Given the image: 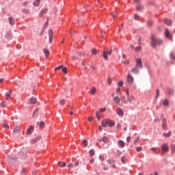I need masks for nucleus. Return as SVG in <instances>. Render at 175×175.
Returning a JSON list of instances; mask_svg holds the SVG:
<instances>
[{
	"label": "nucleus",
	"mask_w": 175,
	"mask_h": 175,
	"mask_svg": "<svg viewBox=\"0 0 175 175\" xmlns=\"http://www.w3.org/2000/svg\"><path fill=\"white\" fill-rule=\"evenodd\" d=\"M151 40H152V46L153 47H157V46H161L163 42L162 40L154 37V36H151Z\"/></svg>",
	"instance_id": "1"
},
{
	"label": "nucleus",
	"mask_w": 175,
	"mask_h": 175,
	"mask_svg": "<svg viewBox=\"0 0 175 175\" xmlns=\"http://www.w3.org/2000/svg\"><path fill=\"white\" fill-rule=\"evenodd\" d=\"M111 53H113V49H107L106 50H104L103 53V58L105 60L107 59V55H111Z\"/></svg>",
	"instance_id": "2"
},
{
	"label": "nucleus",
	"mask_w": 175,
	"mask_h": 175,
	"mask_svg": "<svg viewBox=\"0 0 175 175\" xmlns=\"http://www.w3.org/2000/svg\"><path fill=\"white\" fill-rule=\"evenodd\" d=\"M133 81H135V79L133 78L132 75H131V73H129L127 75V84H128V85H132V84H133Z\"/></svg>",
	"instance_id": "3"
},
{
	"label": "nucleus",
	"mask_w": 175,
	"mask_h": 175,
	"mask_svg": "<svg viewBox=\"0 0 175 175\" xmlns=\"http://www.w3.org/2000/svg\"><path fill=\"white\" fill-rule=\"evenodd\" d=\"M136 63H135V66L137 68H139L140 69H142L143 68V63H142V59L138 58V59H135Z\"/></svg>",
	"instance_id": "4"
},
{
	"label": "nucleus",
	"mask_w": 175,
	"mask_h": 175,
	"mask_svg": "<svg viewBox=\"0 0 175 175\" xmlns=\"http://www.w3.org/2000/svg\"><path fill=\"white\" fill-rule=\"evenodd\" d=\"M48 35L49 38V43H51V42H53V39H54V33L53 32V29L49 30Z\"/></svg>",
	"instance_id": "5"
},
{
	"label": "nucleus",
	"mask_w": 175,
	"mask_h": 175,
	"mask_svg": "<svg viewBox=\"0 0 175 175\" xmlns=\"http://www.w3.org/2000/svg\"><path fill=\"white\" fill-rule=\"evenodd\" d=\"M161 150H162L163 153L167 152V151H169V146H167V144H163L161 146Z\"/></svg>",
	"instance_id": "6"
},
{
	"label": "nucleus",
	"mask_w": 175,
	"mask_h": 175,
	"mask_svg": "<svg viewBox=\"0 0 175 175\" xmlns=\"http://www.w3.org/2000/svg\"><path fill=\"white\" fill-rule=\"evenodd\" d=\"M20 132H21V126H16V127L14 128L13 133L14 135H17V133H20Z\"/></svg>",
	"instance_id": "7"
},
{
	"label": "nucleus",
	"mask_w": 175,
	"mask_h": 175,
	"mask_svg": "<svg viewBox=\"0 0 175 175\" xmlns=\"http://www.w3.org/2000/svg\"><path fill=\"white\" fill-rule=\"evenodd\" d=\"M28 103L29 105H36L38 103V99L35 97H31Z\"/></svg>",
	"instance_id": "8"
},
{
	"label": "nucleus",
	"mask_w": 175,
	"mask_h": 175,
	"mask_svg": "<svg viewBox=\"0 0 175 175\" xmlns=\"http://www.w3.org/2000/svg\"><path fill=\"white\" fill-rule=\"evenodd\" d=\"M116 113L120 117H122V116H124V110H122V109H121V108H117Z\"/></svg>",
	"instance_id": "9"
},
{
	"label": "nucleus",
	"mask_w": 175,
	"mask_h": 175,
	"mask_svg": "<svg viewBox=\"0 0 175 175\" xmlns=\"http://www.w3.org/2000/svg\"><path fill=\"white\" fill-rule=\"evenodd\" d=\"M33 129L34 128L33 126H30L26 132L27 135H31V133L33 132Z\"/></svg>",
	"instance_id": "10"
},
{
	"label": "nucleus",
	"mask_w": 175,
	"mask_h": 175,
	"mask_svg": "<svg viewBox=\"0 0 175 175\" xmlns=\"http://www.w3.org/2000/svg\"><path fill=\"white\" fill-rule=\"evenodd\" d=\"M47 13V8H43L41 11H40V14H39V16H40V17H43V15L44 14H46Z\"/></svg>",
	"instance_id": "11"
},
{
	"label": "nucleus",
	"mask_w": 175,
	"mask_h": 175,
	"mask_svg": "<svg viewBox=\"0 0 175 175\" xmlns=\"http://www.w3.org/2000/svg\"><path fill=\"white\" fill-rule=\"evenodd\" d=\"M162 129L163 131H166V129H167V127L166 126V119H163L162 120Z\"/></svg>",
	"instance_id": "12"
},
{
	"label": "nucleus",
	"mask_w": 175,
	"mask_h": 175,
	"mask_svg": "<svg viewBox=\"0 0 175 175\" xmlns=\"http://www.w3.org/2000/svg\"><path fill=\"white\" fill-rule=\"evenodd\" d=\"M118 144L121 148H124V147H125V142L122 140H119Z\"/></svg>",
	"instance_id": "13"
},
{
	"label": "nucleus",
	"mask_w": 175,
	"mask_h": 175,
	"mask_svg": "<svg viewBox=\"0 0 175 175\" xmlns=\"http://www.w3.org/2000/svg\"><path fill=\"white\" fill-rule=\"evenodd\" d=\"M17 158L12 157H8V161L10 162V163H14V161H16Z\"/></svg>",
	"instance_id": "14"
},
{
	"label": "nucleus",
	"mask_w": 175,
	"mask_h": 175,
	"mask_svg": "<svg viewBox=\"0 0 175 175\" xmlns=\"http://www.w3.org/2000/svg\"><path fill=\"white\" fill-rule=\"evenodd\" d=\"M101 124H102V126H103L104 128H106V126H107L108 125V120L105 119L104 120L102 121Z\"/></svg>",
	"instance_id": "15"
},
{
	"label": "nucleus",
	"mask_w": 175,
	"mask_h": 175,
	"mask_svg": "<svg viewBox=\"0 0 175 175\" xmlns=\"http://www.w3.org/2000/svg\"><path fill=\"white\" fill-rule=\"evenodd\" d=\"M131 73H139V68L138 67H135L134 68L131 70Z\"/></svg>",
	"instance_id": "16"
},
{
	"label": "nucleus",
	"mask_w": 175,
	"mask_h": 175,
	"mask_svg": "<svg viewBox=\"0 0 175 175\" xmlns=\"http://www.w3.org/2000/svg\"><path fill=\"white\" fill-rule=\"evenodd\" d=\"M39 140H40V137H37L36 138L31 140V143L32 144H35L36 143L39 142Z\"/></svg>",
	"instance_id": "17"
},
{
	"label": "nucleus",
	"mask_w": 175,
	"mask_h": 175,
	"mask_svg": "<svg viewBox=\"0 0 175 175\" xmlns=\"http://www.w3.org/2000/svg\"><path fill=\"white\" fill-rule=\"evenodd\" d=\"M114 122L111 120H108V126L112 127L114 126Z\"/></svg>",
	"instance_id": "18"
},
{
	"label": "nucleus",
	"mask_w": 175,
	"mask_h": 175,
	"mask_svg": "<svg viewBox=\"0 0 175 175\" xmlns=\"http://www.w3.org/2000/svg\"><path fill=\"white\" fill-rule=\"evenodd\" d=\"M8 21L11 25H14V18H13V17H10Z\"/></svg>",
	"instance_id": "19"
},
{
	"label": "nucleus",
	"mask_w": 175,
	"mask_h": 175,
	"mask_svg": "<svg viewBox=\"0 0 175 175\" xmlns=\"http://www.w3.org/2000/svg\"><path fill=\"white\" fill-rule=\"evenodd\" d=\"M44 54H45L46 58H48L49 55H50V51H49L48 49H44Z\"/></svg>",
	"instance_id": "20"
},
{
	"label": "nucleus",
	"mask_w": 175,
	"mask_h": 175,
	"mask_svg": "<svg viewBox=\"0 0 175 175\" xmlns=\"http://www.w3.org/2000/svg\"><path fill=\"white\" fill-rule=\"evenodd\" d=\"M90 92H91L92 95H94L96 94V88L95 87H93L90 90Z\"/></svg>",
	"instance_id": "21"
},
{
	"label": "nucleus",
	"mask_w": 175,
	"mask_h": 175,
	"mask_svg": "<svg viewBox=\"0 0 175 175\" xmlns=\"http://www.w3.org/2000/svg\"><path fill=\"white\" fill-rule=\"evenodd\" d=\"M164 23L165 24H167V25H172V21H170V19L165 18L164 20Z\"/></svg>",
	"instance_id": "22"
},
{
	"label": "nucleus",
	"mask_w": 175,
	"mask_h": 175,
	"mask_svg": "<svg viewBox=\"0 0 175 175\" xmlns=\"http://www.w3.org/2000/svg\"><path fill=\"white\" fill-rule=\"evenodd\" d=\"M10 95H12V90H9L6 94V99H10Z\"/></svg>",
	"instance_id": "23"
},
{
	"label": "nucleus",
	"mask_w": 175,
	"mask_h": 175,
	"mask_svg": "<svg viewBox=\"0 0 175 175\" xmlns=\"http://www.w3.org/2000/svg\"><path fill=\"white\" fill-rule=\"evenodd\" d=\"M120 97H118V96H116L113 98V102H115V103H116V104L120 103Z\"/></svg>",
	"instance_id": "24"
},
{
	"label": "nucleus",
	"mask_w": 175,
	"mask_h": 175,
	"mask_svg": "<svg viewBox=\"0 0 175 175\" xmlns=\"http://www.w3.org/2000/svg\"><path fill=\"white\" fill-rule=\"evenodd\" d=\"M37 126H39V128H43V126H44V122H37Z\"/></svg>",
	"instance_id": "25"
},
{
	"label": "nucleus",
	"mask_w": 175,
	"mask_h": 175,
	"mask_svg": "<svg viewBox=\"0 0 175 175\" xmlns=\"http://www.w3.org/2000/svg\"><path fill=\"white\" fill-rule=\"evenodd\" d=\"M142 50V48L140 46H138L135 48V51L136 53H140V51Z\"/></svg>",
	"instance_id": "26"
},
{
	"label": "nucleus",
	"mask_w": 175,
	"mask_h": 175,
	"mask_svg": "<svg viewBox=\"0 0 175 175\" xmlns=\"http://www.w3.org/2000/svg\"><path fill=\"white\" fill-rule=\"evenodd\" d=\"M163 136H165V137H170V136H172V132L169 131L168 133H163Z\"/></svg>",
	"instance_id": "27"
},
{
	"label": "nucleus",
	"mask_w": 175,
	"mask_h": 175,
	"mask_svg": "<svg viewBox=\"0 0 175 175\" xmlns=\"http://www.w3.org/2000/svg\"><path fill=\"white\" fill-rule=\"evenodd\" d=\"M89 155L90 157H94V155H95V150H94V149H91L89 152Z\"/></svg>",
	"instance_id": "28"
},
{
	"label": "nucleus",
	"mask_w": 175,
	"mask_h": 175,
	"mask_svg": "<svg viewBox=\"0 0 175 175\" xmlns=\"http://www.w3.org/2000/svg\"><path fill=\"white\" fill-rule=\"evenodd\" d=\"M163 106H169V100L168 99H165L163 100Z\"/></svg>",
	"instance_id": "29"
},
{
	"label": "nucleus",
	"mask_w": 175,
	"mask_h": 175,
	"mask_svg": "<svg viewBox=\"0 0 175 175\" xmlns=\"http://www.w3.org/2000/svg\"><path fill=\"white\" fill-rule=\"evenodd\" d=\"M170 33L169 30L166 29L165 31V35L168 39H170Z\"/></svg>",
	"instance_id": "30"
},
{
	"label": "nucleus",
	"mask_w": 175,
	"mask_h": 175,
	"mask_svg": "<svg viewBox=\"0 0 175 175\" xmlns=\"http://www.w3.org/2000/svg\"><path fill=\"white\" fill-rule=\"evenodd\" d=\"M102 141L103 143L107 144L109 142V138H107V137H103Z\"/></svg>",
	"instance_id": "31"
},
{
	"label": "nucleus",
	"mask_w": 175,
	"mask_h": 175,
	"mask_svg": "<svg viewBox=\"0 0 175 175\" xmlns=\"http://www.w3.org/2000/svg\"><path fill=\"white\" fill-rule=\"evenodd\" d=\"M136 10H137L138 12H142V10H143V6H142V5H137Z\"/></svg>",
	"instance_id": "32"
},
{
	"label": "nucleus",
	"mask_w": 175,
	"mask_h": 175,
	"mask_svg": "<svg viewBox=\"0 0 175 175\" xmlns=\"http://www.w3.org/2000/svg\"><path fill=\"white\" fill-rule=\"evenodd\" d=\"M40 3V0H36V1L33 3V5H34V6H39Z\"/></svg>",
	"instance_id": "33"
},
{
	"label": "nucleus",
	"mask_w": 175,
	"mask_h": 175,
	"mask_svg": "<svg viewBox=\"0 0 175 175\" xmlns=\"http://www.w3.org/2000/svg\"><path fill=\"white\" fill-rule=\"evenodd\" d=\"M139 143H140V138L137 137V139L134 141V144H139Z\"/></svg>",
	"instance_id": "34"
},
{
	"label": "nucleus",
	"mask_w": 175,
	"mask_h": 175,
	"mask_svg": "<svg viewBox=\"0 0 175 175\" xmlns=\"http://www.w3.org/2000/svg\"><path fill=\"white\" fill-rule=\"evenodd\" d=\"M121 161H122V163H126V161H128V159H126V157H122Z\"/></svg>",
	"instance_id": "35"
},
{
	"label": "nucleus",
	"mask_w": 175,
	"mask_h": 175,
	"mask_svg": "<svg viewBox=\"0 0 175 175\" xmlns=\"http://www.w3.org/2000/svg\"><path fill=\"white\" fill-rule=\"evenodd\" d=\"M92 53L96 55V54H98V51L96 49H92Z\"/></svg>",
	"instance_id": "36"
},
{
	"label": "nucleus",
	"mask_w": 175,
	"mask_h": 175,
	"mask_svg": "<svg viewBox=\"0 0 175 175\" xmlns=\"http://www.w3.org/2000/svg\"><path fill=\"white\" fill-rule=\"evenodd\" d=\"M158 98H159V89L156 90V99H158Z\"/></svg>",
	"instance_id": "37"
},
{
	"label": "nucleus",
	"mask_w": 175,
	"mask_h": 175,
	"mask_svg": "<svg viewBox=\"0 0 175 175\" xmlns=\"http://www.w3.org/2000/svg\"><path fill=\"white\" fill-rule=\"evenodd\" d=\"M64 68V66L62 65V66H57L55 68V70H61V69H63Z\"/></svg>",
	"instance_id": "38"
},
{
	"label": "nucleus",
	"mask_w": 175,
	"mask_h": 175,
	"mask_svg": "<svg viewBox=\"0 0 175 175\" xmlns=\"http://www.w3.org/2000/svg\"><path fill=\"white\" fill-rule=\"evenodd\" d=\"M1 126H3V128H4V129H9V125L4 124H1Z\"/></svg>",
	"instance_id": "39"
},
{
	"label": "nucleus",
	"mask_w": 175,
	"mask_h": 175,
	"mask_svg": "<svg viewBox=\"0 0 175 175\" xmlns=\"http://www.w3.org/2000/svg\"><path fill=\"white\" fill-rule=\"evenodd\" d=\"M66 102V100H65V99H62L59 101V105H65Z\"/></svg>",
	"instance_id": "40"
},
{
	"label": "nucleus",
	"mask_w": 175,
	"mask_h": 175,
	"mask_svg": "<svg viewBox=\"0 0 175 175\" xmlns=\"http://www.w3.org/2000/svg\"><path fill=\"white\" fill-rule=\"evenodd\" d=\"M148 27H152L154 25V23L151 21H148Z\"/></svg>",
	"instance_id": "41"
},
{
	"label": "nucleus",
	"mask_w": 175,
	"mask_h": 175,
	"mask_svg": "<svg viewBox=\"0 0 175 175\" xmlns=\"http://www.w3.org/2000/svg\"><path fill=\"white\" fill-rule=\"evenodd\" d=\"M142 150H143V148H142L141 146L137 147V148H136V150L137 151V152H140V151H142Z\"/></svg>",
	"instance_id": "42"
},
{
	"label": "nucleus",
	"mask_w": 175,
	"mask_h": 175,
	"mask_svg": "<svg viewBox=\"0 0 175 175\" xmlns=\"http://www.w3.org/2000/svg\"><path fill=\"white\" fill-rule=\"evenodd\" d=\"M106 111V108H100V113H105Z\"/></svg>",
	"instance_id": "43"
},
{
	"label": "nucleus",
	"mask_w": 175,
	"mask_h": 175,
	"mask_svg": "<svg viewBox=\"0 0 175 175\" xmlns=\"http://www.w3.org/2000/svg\"><path fill=\"white\" fill-rule=\"evenodd\" d=\"M62 70L64 73H68V68H66V67L63 68Z\"/></svg>",
	"instance_id": "44"
},
{
	"label": "nucleus",
	"mask_w": 175,
	"mask_h": 175,
	"mask_svg": "<svg viewBox=\"0 0 175 175\" xmlns=\"http://www.w3.org/2000/svg\"><path fill=\"white\" fill-rule=\"evenodd\" d=\"M88 142V141H87V139H84L83 142V144H84L85 147H87L88 144L87 143Z\"/></svg>",
	"instance_id": "45"
},
{
	"label": "nucleus",
	"mask_w": 175,
	"mask_h": 175,
	"mask_svg": "<svg viewBox=\"0 0 175 175\" xmlns=\"http://www.w3.org/2000/svg\"><path fill=\"white\" fill-rule=\"evenodd\" d=\"M118 85L119 87H122V85H124V82L122 81H119Z\"/></svg>",
	"instance_id": "46"
},
{
	"label": "nucleus",
	"mask_w": 175,
	"mask_h": 175,
	"mask_svg": "<svg viewBox=\"0 0 175 175\" xmlns=\"http://www.w3.org/2000/svg\"><path fill=\"white\" fill-rule=\"evenodd\" d=\"M93 120H94V117L90 116V117L88 118V121H89V122H92V121H93Z\"/></svg>",
	"instance_id": "47"
},
{
	"label": "nucleus",
	"mask_w": 175,
	"mask_h": 175,
	"mask_svg": "<svg viewBox=\"0 0 175 175\" xmlns=\"http://www.w3.org/2000/svg\"><path fill=\"white\" fill-rule=\"evenodd\" d=\"M21 173H22V174H25V173H27V169L26 168H23Z\"/></svg>",
	"instance_id": "48"
},
{
	"label": "nucleus",
	"mask_w": 175,
	"mask_h": 175,
	"mask_svg": "<svg viewBox=\"0 0 175 175\" xmlns=\"http://www.w3.org/2000/svg\"><path fill=\"white\" fill-rule=\"evenodd\" d=\"M126 142L130 143L131 142V136L127 137L126 138Z\"/></svg>",
	"instance_id": "49"
},
{
	"label": "nucleus",
	"mask_w": 175,
	"mask_h": 175,
	"mask_svg": "<svg viewBox=\"0 0 175 175\" xmlns=\"http://www.w3.org/2000/svg\"><path fill=\"white\" fill-rule=\"evenodd\" d=\"M123 64H124V65H129V61L126 60V61H125V62H123Z\"/></svg>",
	"instance_id": "50"
},
{
	"label": "nucleus",
	"mask_w": 175,
	"mask_h": 175,
	"mask_svg": "<svg viewBox=\"0 0 175 175\" xmlns=\"http://www.w3.org/2000/svg\"><path fill=\"white\" fill-rule=\"evenodd\" d=\"M1 107H6V104L5 103H1Z\"/></svg>",
	"instance_id": "51"
},
{
	"label": "nucleus",
	"mask_w": 175,
	"mask_h": 175,
	"mask_svg": "<svg viewBox=\"0 0 175 175\" xmlns=\"http://www.w3.org/2000/svg\"><path fill=\"white\" fill-rule=\"evenodd\" d=\"M126 95H127V96H129V89L126 90Z\"/></svg>",
	"instance_id": "52"
},
{
	"label": "nucleus",
	"mask_w": 175,
	"mask_h": 175,
	"mask_svg": "<svg viewBox=\"0 0 175 175\" xmlns=\"http://www.w3.org/2000/svg\"><path fill=\"white\" fill-rule=\"evenodd\" d=\"M134 18H135V20H138V18H139V15L135 14V15H134Z\"/></svg>",
	"instance_id": "53"
},
{
	"label": "nucleus",
	"mask_w": 175,
	"mask_h": 175,
	"mask_svg": "<svg viewBox=\"0 0 175 175\" xmlns=\"http://www.w3.org/2000/svg\"><path fill=\"white\" fill-rule=\"evenodd\" d=\"M171 148H172V151H175V145H172Z\"/></svg>",
	"instance_id": "54"
},
{
	"label": "nucleus",
	"mask_w": 175,
	"mask_h": 175,
	"mask_svg": "<svg viewBox=\"0 0 175 175\" xmlns=\"http://www.w3.org/2000/svg\"><path fill=\"white\" fill-rule=\"evenodd\" d=\"M170 57L172 58V59H175L174 54L171 53V54H170Z\"/></svg>",
	"instance_id": "55"
},
{
	"label": "nucleus",
	"mask_w": 175,
	"mask_h": 175,
	"mask_svg": "<svg viewBox=\"0 0 175 175\" xmlns=\"http://www.w3.org/2000/svg\"><path fill=\"white\" fill-rule=\"evenodd\" d=\"M107 81L109 84H111V78H108Z\"/></svg>",
	"instance_id": "56"
},
{
	"label": "nucleus",
	"mask_w": 175,
	"mask_h": 175,
	"mask_svg": "<svg viewBox=\"0 0 175 175\" xmlns=\"http://www.w3.org/2000/svg\"><path fill=\"white\" fill-rule=\"evenodd\" d=\"M96 117L100 116V114L99 113V111L96 112Z\"/></svg>",
	"instance_id": "57"
},
{
	"label": "nucleus",
	"mask_w": 175,
	"mask_h": 175,
	"mask_svg": "<svg viewBox=\"0 0 175 175\" xmlns=\"http://www.w3.org/2000/svg\"><path fill=\"white\" fill-rule=\"evenodd\" d=\"M128 100H129L130 105L132 104V100L131 99V98L128 97Z\"/></svg>",
	"instance_id": "58"
},
{
	"label": "nucleus",
	"mask_w": 175,
	"mask_h": 175,
	"mask_svg": "<svg viewBox=\"0 0 175 175\" xmlns=\"http://www.w3.org/2000/svg\"><path fill=\"white\" fill-rule=\"evenodd\" d=\"M68 167H73V165L72 163H69L68 165Z\"/></svg>",
	"instance_id": "59"
},
{
	"label": "nucleus",
	"mask_w": 175,
	"mask_h": 175,
	"mask_svg": "<svg viewBox=\"0 0 175 175\" xmlns=\"http://www.w3.org/2000/svg\"><path fill=\"white\" fill-rule=\"evenodd\" d=\"M57 165L59 166V167H62V165L61 164V161H59L57 163Z\"/></svg>",
	"instance_id": "60"
},
{
	"label": "nucleus",
	"mask_w": 175,
	"mask_h": 175,
	"mask_svg": "<svg viewBox=\"0 0 175 175\" xmlns=\"http://www.w3.org/2000/svg\"><path fill=\"white\" fill-rule=\"evenodd\" d=\"M65 167V166H66V163H65V162H63L62 163V167Z\"/></svg>",
	"instance_id": "61"
},
{
	"label": "nucleus",
	"mask_w": 175,
	"mask_h": 175,
	"mask_svg": "<svg viewBox=\"0 0 175 175\" xmlns=\"http://www.w3.org/2000/svg\"><path fill=\"white\" fill-rule=\"evenodd\" d=\"M82 65L83 66H85V61H82Z\"/></svg>",
	"instance_id": "62"
},
{
	"label": "nucleus",
	"mask_w": 175,
	"mask_h": 175,
	"mask_svg": "<svg viewBox=\"0 0 175 175\" xmlns=\"http://www.w3.org/2000/svg\"><path fill=\"white\" fill-rule=\"evenodd\" d=\"M120 91H121V88H118L116 90V92H120Z\"/></svg>",
	"instance_id": "63"
},
{
	"label": "nucleus",
	"mask_w": 175,
	"mask_h": 175,
	"mask_svg": "<svg viewBox=\"0 0 175 175\" xmlns=\"http://www.w3.org/2000/svg\"><path fill=\"white\" fill-rule=\"evenodd\" d=\"M75 166H79V161L75 162Z\"/></svg>",
	"instance_id": "64"
}]
</instances>
